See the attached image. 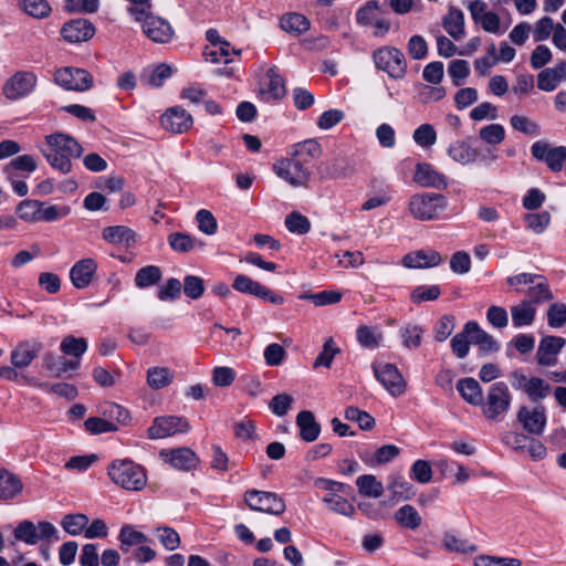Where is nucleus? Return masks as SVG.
<instances>
[{
  "instance_id": "obj_1",
  "label": "nucleus",
  "mask_w": 566,
  "mask_h": 566,
  "mask_svg": "<svg viewBox=\"0 0 566 566\" xmlns=\"http://www.w3.org/2000/svg\"><path fill=\"white\" fill-rule=\"evenodd\" d=\"M41 151L54 169L67 174L72 168V158L80 157L83 149L71 136L55 133L45 137Z\"/></svg>"
},
{
  "instance_id": "obj_2",
  "label": "nucleus",
  "mask_w": 566,
  "mask_h": 566,
  "mask_svg": "<svg viewBox=\"0 0 566 566\" xmlns=\"http://www.w3.org/2000/svg\"><path fill=\"white\" fill-rule=\"evenodd\" d=\"M446 196L437 192H418L410 196L408 211L418 221L438 220L447 209Z\"/></svg>"
},
{
  "instance_id": "obj_3",
  "label": "nucleus",
  "mask_w": 566,
  "mask_h": 566,
  "mask_svg": "<svg viewBox=\"0 0 566 566\" xmlns=\"http://www.w3.org/2000/svg\"><path fill=\"white\" fill-rule=\"evenodd\" d=\"M109 479L125 490L139 491L147 483L146 472L143 467L130 460H115L108 468Z\"/></svg>"
},
{
  "instance_id": "obj_4",
  "label": "nucleus",
  "mask_w": 566,
  "mask_h": 566,
  "mask_svg": "<svg viewBox=\"0 0 566 566\" xmlns=\"http://www.w3.org/2000/svg\"><path fill=\"white\" fill-rule=\"evenodd\" d=\"M273 172L294 188H306L312 177L311 166L294 155L275 161Z\"/></svg>"
},
{
  "instance_id": "obj_5",
  "label": "nucleus",
  "mask_w": 566,
  "mask_h": 566,
  "mask_svg": "<svg viewBox=\"0 0 566 566\" xmlns=\"http://www.w3.org/2000/svg\"><path fill=\"white\" fill-rule=\"evenodd\" d=\"M511 406V394L505 382L493 384L488 392L485 403L482 402V412L486 419L500 421L509 411Z\"/></svg>"
},
{
  "instance_id": "obj_6",
  "label": "nucleus",
  "mask_w": 566,
  "mask_h": 566,
  "mask_svg": "<svg viewBox=\"0 0 566 566\" xmlns=\"http://www.w3.org/2000/svg\"><path fill=\"white\" fill-rule=\"evenodd\" d=\"M376 66L390 77L399 80L407 73V62L403 53L392 46H382L374 52Z\"/></svg>"
},
{
  "instance_id": "obj_7",
  "label": "nucleus",
  "mask_w": 566,
  "mask_h": 566,
  "mask_svg": "<svg viewBox=\"0 0 566 566\" xmlns=\"http://www.w3.org/2000/svg\"><path fill=\"white\" fill-rule=\"evenodd\" d=\"M38 76L31 71H18L2 86V94L10 101L29 96L36 87Z\"/></svg>"
},
{
  "instance_id": "obj_8",
  "label": "nucleus",
  "mask_w": 566,
  "mask_h": 566,
  "mask_svg": "<svg viewBox=\"0 0 566 566\" xmlns=\"http://www.w3.org/2000/svg\"><path fill=\"white\" fill-rule=\"evenodd\" d=\"M356 20L363 27L373 28L376 36H384L390 29V22L377 1H368L356 12Z\"/></svg>"
},
{
  "instance_id": "obj_9",
  "label": "nucleus",
  "mask_w": 566,
  "mask_h": 566,
  "mask_svg": "<svg viewBox=\"0 0 566 566\" xmlns=\"http://www.w3.org/2000/svg\"><path fill=\"white\" fill-rule=\"evenodd\" d=\"M244 501L253 511L272 515H281L285 511L284 501L272 492L249 490L244 494Z\"/></svg>"
},
{
  "instance_id": "obj_10",
  "label": "nucleus",
  "mask_w": 566,
  "mask_h": 566,
  "mask_svg": "<svg viewBox=\"0 0 566 566\" xmlns=\"http://www.w3.org/2000/svg\"><path fill=\"white\" fill-rule=\"evenodd\" d=\"M373 370L377 380L394 397H399L406 391V381L398 368L385 361H378L373 365Z\"/></svg>"
},
{
  "instance_id": "obj_11",
  "label": "nucleus",
  "mask_w": 566,
  "mask_h": 566,
  "mask_svg": "<svg viewBox=\"0 0 566 566\" xmlns=\"http://www.w3.org/2000/svg\"><path fill=\"white\" fill-rule=\"evenodd\" d=\"M189 429L190 426L186 418L164 416L155 418L147 433L150 439H164L178 433H186Z\"/></svg>"
},
{
  "instance_id": "obj_12",
  "label": "nucleus",
  "mask_w": 566,
  "mask_h": 566,
  "mask_svg": "<svg viewBox=\"0 0 566 566\" xmlns=\"http://www.w3.org/2000/svg\"><path fill=\"white\" fill-rule=\"evenodd\" d=\"M137 22L140 24L143 33L155 43L166 44L174 38L175 31L171 24L158 15L149 13Z\"/></svg>"
},
{
  "instance_id": "obj_13",
  "label": "nucleus",
  "mask_w": 566,
  "mask_h": 566,
  "mask_svg": "<svg viewBox=\"0 0 566 566\" xmlns=\"http://www.w3.org/2000/svg\"><path fill=\"white\" fill-rule=\"evenodd\" d=\"M232 287L240 293L256 296L275 305L283 304L284 302L283 296L245 274H238L233 280Z\"/></svg>"
},
{
  "instance_id": "obj_14",
  "label": "nucleus",
  "mask_w": 566,
  "mask_h": 566,
  "mask_svg": "<svg viewBox=\"0 0 566 566\" xmlns=\"http://www.w3.org/2000/svg\"><path fill=\"white\" fill-rule=\"evenodd\" d=\"M532 156L544 161L553 171H559L566 161V147H552L544 140L535 142L531 147Z\"/></svg>"
},
{
  "instance_id": "obj_15",
  "label": "nucleus",
  "mask_w": 566,
  "mask_h": 566,
  "mask_svg": "<svg viewBox=\"0 0 566 566\" xmlns=\"http://www.w3.org/2000/svg\"><path fill=\"white\" fill-rule=\"evenodd\" d=\"M54 81L61 87L71 91H85L92 85L91 75L83 69H60L54 74Z\"/></svg>"
},
{
  "instance_id": "obj_16",
  "label": "nucleus",
  "mask_w": 566,
  "mask_h": 566,
  "mask_svg": "<svg viewBox=\"0 0 566 566\" xmlns=\"http://www.w3.org/2000/svg\"><path fill=\"white\" fill-rule=\"evenodd\" d=\"M160 124L167 132L182 134L193 124L192 116L182 107L168 108L160 117Z\"/></svg>"
},
{
  "instance_id": "obj_17",
  "label": "nucleus",
  "mask_w": 566,
  "mask_h": 566,
  "mask_svg": "<svg viewBox=\"0 0 566 566\" xmlns=\"http://www.w3.org/2000/svg\"><path fill=\"white\" fill-rule=\"evenodd\" d=\"M566 345V339L560 336H544L536 352V361L541 366H554L557 363V355Z\"/></svg>"
},
{
  "instance_id": "obj_18",
  "label": "nucleus",
  "mask_w": 566,
  "mask_h": 566,
  "mask_svg": "<svg viewBox=\"0 0 566 566\" xmlns=\"http://www.w3.org/2000/svg\"><path fill=\"white\" fill-rule=\"evenodd\" d=\"M413 181L424 188L446 189L448 187L446 175L428 163L417 164Z\"/></svg>"
},
{
  "instance_id": "obj_19",
  "label": "nucleus",
  "mask_w": 566,
  "mask_h": 566,
  "mask_svg": "<svg viewBox=\"0 0 566 566\" xmlns=\"http://www.w3.org/2000/svg\"><path fill=\"white\" fill-rule=\"evenodd\" d=\"M517 420L528 433L536 436L544 432L547 422L544 407H521L517 412Z\"/></svg>"
},
{
  "instance_id": "obj_20",
  "label": "nucleus",
  "mask_w": 566,
  "mask_h": 566,
  "mask_svg": "<svg viewBox=\"0 0 566 566\" xmlns=\"http://www.w3.org/2000/svg\"><path fill=\"white\" fill-rule=\"evenodd\" d=\"M514 387L522 389L531 400H543L549 395L551 385L539 377H526L524 375H515Z\"/></svg>"
},
{
  "instance_id": "obj_21",
  "label": "nucleus",
  "mask_w": 566,
  "mask_h": 566,
  "mask_svg": "<svg viewBox=\"0 0 566 566\" xmlns=\"http://www.w3.org/2000/svg\"><path fill=\"white\" fill-rule=\"evenodd\" d=\"M160 459L169 463L174 469L188 471L197 465L198 458L189 448H178L174 450H161Z\"/></svg>"
},
{
  "instance_id": "obj_22",
  "label": "nucleus",
  "mask_w": 566,
  "mask_h": 566,
  "mask_svg": "<svg viewBox=\"0 0 566 566\" xmlns=\"http://www.w3.org/2000/svg\"><path fill=\"white\" fill-rule=\"evenodd\" d=\"M442 261L439 252L431 249L411 251L403 255L401 264L407 269H427L438 266Z\"/></svg>"
},
{
  "instance_id": "obj_23",
  "label": "nucleus",
  "mask_w": 566,
  "mask_h": 566,
  "mask_svg": "<svg viewBox=\"0 0 566 566\" xmlns=\"http://www.w3.org/2000/svg\"><path fill=\"white\" fill-rule=\"evenodd\" d=\"M95 33L94 25L85 19H75L66 22L61 34L65 41L70 43H77L90 40Z\"/></svg>"
},
{
  "instance_id": "obj_24",
  "label": "nucleus",
  "mask_w": 566,
  "mask_h": 566,
  "mask_svg": "<svg viewBox=\"0 0 566 566\" xmlns=\"http://www.w3.org/2000/svg\"><path fill=\"white\" fill-rule=\"evenodd\" d=\"M42 350V344L38 340H25L20 343L11 352V364L15 368L28 367Z\"/></svg>"
},
{
  "instance_id": "obj_25",
  "label": "nucleus",
  "mask_w": 566,
  "mask_h": 566,
  "mask_svg": "<svg viewBox=\"0 0 566 566\" xmlns=\"http://www.w3.org/2000/svg\"><path fill=\"white\" fill-rule=\"evenodd\" d=\"M97 264L93 259H82L77 261L70 270V279L76 289H85L90 285Z\"/></svg>"
},
{
  "instance_id": "obj_26",
  "label": "nucleus",
  "mask_w": 566,
  "mask_h": 566,
  "mask_svg": "<svg viewBox=\"0 0 566 566\" xmlns=\"http://www.w3.org/2000/svg\"><path fill=\"white\" fill-rule=\"evenodd\" d=\"M260 92L266 102L277 101L285 95L284 81L274 67L268 70Z\"/></svg>"
},
{
  "instance_id": "obj_27",
  "label": "nucleus",
  "mask_w": 566,
  "mask_h": 566,
  "mask_svg": "<svg viewBox=\"0 0 566 566\" xmlns=\"http://www.w3.org/2000/svg\"><path fill=\"white\" fill-rule=\"evenodd\" d=\"M564 81H566V62H559L554 67H547L537 75V86L544 92L554 91Z\"/></svg>"
},
{
  "instance_id": "obj_28",
  "label": "nucleus",
  "mask_w": 566,
  "mask_h": 566,
  "mask_svg": "<svg viewBox=\"0 0 566 566\" xmlns=\"http://www.w3.org/2000/svg\"><path fill=\"white\" fill-rule=\"evenodd\" d=\"M441 548L448 553L469 555L478 551L475 544L457 535L454 531H446L442 534Z\"/></svg>"
},
{
  "instance_id": "obj_29",
  "label": "nucleus",
  "mask_w": 566,
  "mask_h": 566,
  "mask_svg": "<svg viewBox=\"0 0 566 566\" xmlns=\"http://www.w3.org/2000/svg\"><path fill=\"white\" fill-rule=\"evenodd\" d=\"M448 156L455 163L468 166L479 158V151L465 140H455L447 149Z\"/></svg>"
},
{
  "instance_id": "obj_30",
  "label": "nucleus",
  "mask_w": 566,
  "mask_h": 566,
  "mask_svg": "<svg viewBox=\"0 0 566 566\" xmlns=\"http://www.w3.org/2000/svg\"><path fill=\"white\" fill-rule=\"evenodd\" d=\"M102 238L115 245L129 248L135 243V232L125 226L107 227L102 232Z\"/></svg>"
},
{
  "instance_id": "obj_31",
  "label": "nucleus",
  "mask_w": 566,
  "mask_h": 566,
  "mask_svg": "<svg viewBox=\"0 0 566 566\" xmlns=\"http://www.w3.org/2000/svg\"><path fill=\"white\" fill-rule=\"evenodd\" d=\"M443 28L453 40H462L465 36L463 12L458 8L450 7L443 18Z\"/></svg>"
},
{
  "instance_id": "obj_32",
  "label": "nucleus",
  "mask_w": 566,
  "mask_h": 566,
  "mask_svg": "<svg viewBox=\"0 0 566 566\" xmlns=\"http://www.w3.org/2000/svg\"><path fill=\"white\" fill-rule=\"evenodd\" d=\"M296 424L300 428V434L304 441L312 442L318 438L321 426L315 421L312 411H301L296 417Z\"/></svg>"
},
{
  "instance_id": "obj_33",
  "label": "nucleus",
  "mask_w": 566,
  "mask_h": 566,
  "mask_svg": "<svg viewBox=\"0 0 566 566\" xmlns=\"http://www.w3.org/2000/svg\"><path fill=\"white\" fill-rule=\"evenodd\" d=\"M118 541L120 549L123 552H128L133 546H139L140 544L148 543L149 538L146 534L138 531L136 526L132 524H124L119 530Z\"/></svg>"
},
{
  "instance_id": "obj_34",
  "label": "nucleus",
  "mask_w": 566,
  "mask_h": 566,
  "mask_svg": "<svg viewBox=\"0 0 566 566\" xmlns=\"http://www.w3.org/2000/svg\"><path fill=\"white\" fill-rule=\"evenodd\" d=\"M457 389L461 397L473 406H482L483 394L481 386L473 378H464L458 381Z\"/></svg>"
},
{
  "instance_id": "obj_35",
  "label": "nucleus",
  "mask_w": 566,
  "mask_h": 566,
  "mask_svg": "<svg viewBox=\"0 0 566 566\" xmlns=\"http://www.w3.org/2000/svg\"><path fill=\"white\" fill-rule=\"evenodd\" d=\"M280 25L285 32L297 36L305 33L310 29L311 23L305 15L292 12L281 18Z\"/></svg>"
},
{
  "instance_id": "obj_36",
  "label": "nucleus",
  "mask_w": 566,
  "mask_h": 566,
  "mask_svg": "<svg viewBox=\"0 0 566 566\" xmlns=\"http://www.w3.org/2000/svg\"><path fill=\"white\" fill-rule=\"evenodd\" d=\"M465 333L473 344H480L486 352H496L500 348L494 338L481 329L475 322L465 324Z\"/></svg>"
},
{
  "instance_id": "obj_37",
  "label": "nucleus",
  "mask_w": 566,
  "mask_h": 566,
  "mask_svg": "<svg viewBox=\"0 0 566 566\" xmlns=\"http://www.w3.org/2000/svg\"><path fill=\"white\" fill-rule=\"evenodd\" d=\"M240 51H235L231 48L229 42H222L217 46H207L203 55L206 61L211 63H230L232 62V55H238Z\"/></svg>"
},
{
  "instance_id": "obj_38",
  "label": "nucleus",
  "mask_w": 566,
  "mask_h": 566,
  "mask_svg": "<svg viewBox=\"0 0 566 566\" xmlns=\"http://www.w3.org/2000/svg\"><path fill=\"white\" fill-rule=\"evenodd\" d=\"M526 294L531 303H543L553 298L546 279L538 274H536L534 282L528 285Z\"/></svg>"
},
{
  "instance_id": "obj_39",
  "label": "nucleus",
  "mask_w": 566,
  "mask_h": 566,
  "mask_svg": "<svg viewBox=\"0 0 566 566\" xmlns=\"http://www.w3.org/2000/svg\"><path fill=\"white\" fill-rule=\"evenodd\" d=\"M536 310L530 301H523L511 308L515 327L528 326L534 322Z\"/></svg>"
},
{
  "instance_id": "obj_40",
  "label": "nucleus",
  "mask_w": 566,
  "mask_h": 566,
  "mask_svg": "<svg viewBox=\"0 0 566 566\" xmlns=\"http://www.w3.org/2000/svg\"><path fill=\"white\" fill-rule=\"evenodd\" d=\"M358 492L363 496L378 499L384 493V485L373 474H363L356 479Z\"/></svg>"
},
{
  "instance_id": "obj_41",
  "label": "nucleus",
  "mask_w": 566,
  "mask_h": 566,
  "mask_svg": "<svg viewBox=\"0 0 566 566\" xmlns=\"http://www.w3.org/2000/svg\"><path fill=\"white\" fill-rule=\"evenodd\" d=\"M322 154L321 144L315 139H307L293 146L291 155L304 160L311 166V161L318 158Z\"/></svg>"
},
{
  "instance_id": "obj_42",
  "label": "nucleus",
  "mask_w": 566,
  "mask_h": 566,
  "mask_svg": "<svg viewBox=\"0 0 566 566\" xmlns=\"http://www.w3.org/2000/svg\"><path fill=\"white\" fill-rule=\"evenodd\" d=\"M22 490L21 481L9 471H0V500L17 496Z\"/></svg>"
},
{
  "instance_id": "obj_43",
  "label": "nucleus",
  "mask_w": 566,
  "mask_h": 566,
  "mask_svg": "<svg viewBox=\"0 0 566 566\" xmlns=\"http://www.w3.org/2000/svg\"><path fill=\"white\" fill-rule=\"evenodd\" d=\"M174 380V374L166 367H150L147 370V384L153 389H161L170 385Z\"/></svg>"
},
{
  "instance_id": "obj_44",
  "label": "nucleus",
  "mask_w": 566,
  "mask_h": 566,
  "mask_svg": "<svg viewBox=\"0 0 566 566\" xmlns=\"http://www.w3.org/2000/svg\"><path fill=\"white\" fill-rule=\"evenodd\" d=\"M60 348L64 355L71 357L70 359L80 361L87 349V342L85 338L69 335L62 339Z\"/></svg>"
},
{
  "instance_id": "obj_45",
  "label": "nucleus",
  "mask_w": 566,
  "mask_h": 566,
  "mask_svg": "<svg viewBox=\"0 0 566 566\" xmlns=\"http://www.w3.org/2000/svg\"><path fill=\"white\" fill-rule=\"evenodd\" d=\"M38 163L32 155H21L13 158L3 168V174L17 175L18 171L27 172L28 175L35 171Z\"/></svg>"
},
{
  "instance_id": "obj_46",
  "label": "nucleus",
  "mask_w": 566,
  "mask_h": 566,
  "mask_svg": "<svg viewBox=\"0 0 566 566\" xmlns=\"http://www.w3.org/2000/svg\"><path fill=\"white\" fill-rule=\"evenodd\" d=\"M396 522L406 528L416 530L421 525L422 518L418 511L409 504L402 505L395 514Z\"/></svg>"
},
{
  "instance_id": "obj_47",
  "label": "nucleus",
  "mask_w": 566,
  "mask_h": 566,
  "mask_svg": "<svg viewBox=\"0 0 566 566\" xmlns=\"http://www.w3.org/2000/svg\"><path fill=\"white\" fill-rule=\"evenodd\" d=\"M155 535L159 543L167 551H176L180 547L181 539L177 531L170 526H158L155 528Z\"/></svg>"
},
{
  "instance_id": "obj_48",
  "label": "nucleus",
  "mask_w": 566,
  "mask_h": 566,
  "mask_svg": "<svg viewBox=\"0 0 566 566\" xmlns=\"http://www.w3.org/2000/svg\"><path fill=\"white\" fill-rule=\"evenodd\" d=\"M161 279V270L156 265H147L139 269L135 276L138 289H146L157 284Z\"/></svg>"
},
{
  "instance_id": "obj_49",
  "label": "nucleus",
  "mask_w": 566,
  "mask_h": 566,
  "mask_svg": "<svg viewBox=\"0 0 566 566\" xmlns=\"http://www.w3.org/2000/svg\"><path fill=\"white\" fill-rule=\"evenodd\" d=\"M88 524V517L85 514H67L63 517L61 522V526L63 530L72 535L76 536L85 533L86 526Z\"/></svg>"
},
{
  "instance_id": "obj_50",
  "label": "nucleus",
  "mask_w": 566,
  "mask_h": 566,
  "mask_svg": "<svg viewBox=\"0 0 566 566\" xmlns=\"http://www.w3.org/2000/svg\"><path fill=\"white\" fill-rule=\"evenodd\" d=\"M356 336L358 343L367 348H376L382 342V333L377 327L359 326Z\"/></svg>"
},
{
  "instance_id": "obj_51",
  "label": "nucleus",
  "mask_w": 566,
  "mask_h": 566,
  "mask_svg": "<svg viewBox=\"0 0 566 566\" xmlns=\"http://www.w3.org/2000/svg\"><path fill=\"white\" fill-rule=\"evenodd\" d=\"M479 138L488 145L496 146L505 139V128L501 124H489L480 128Z\"/></svg>"
},
{
  "instance_id": "obj_52",
  "label": "nucleus",
  "mask_w": 566,
  "mask_h": 566,
  "mask_svg": "<svg viewBox=\"0 0 566 566\" xmlns=\"http://www.w3.org/2000/svg\"><path fill=\"white\" fill-rule=\"evenodd\" d=\"M41 201L25 199L22 200L17 207L18 217L25 222L40 221Z\"/></svg>"
},
{
  "instance_id": "obj_53",
  "label": "nucleus",
  "mask_w": 566,
  "mask_h": 566,
  "mask_svg": "<svg viewBox=\"0 0 566 566\" xmlns=\"http://www.w3.org/2000/svg\"><path fill=\"white\" fill-rule=\"evenodd\" d=\"M14 538L28 545H35L39 542L36 525L24 520L18 524L13 532Z\"/></svg>"
},
{
  "instance_id": "obj_54",
  "label": "nucleus",
  "mask_w": 566,
  "mask_h": 566,
  "mask_svg": "<svg viewBox=\"0 0 566 566\" xmlns=\"http://www.w3.org/2000/svg\"><path fill=\"white\" fill-rule=\"evenodd\" d=\"M402 344L407 348H417L421 344L423 328L417 324H407L399 331Z\"/></svg>"
},
{
  "instance_id": "obj_55",
  "label": "nucleus",
  "mask_w": 566,
  "mask_h": 566,
  "mask_svg": "<svg viewBox=\"0 0 566 566\" xmlns=\"http://www.w3.org/2000/svg\"><path fill=\"white\" fill-rule=\"evenodd\" d=\"M44 363L49 370L61 375L69 370H74L78 367V360L74 359H65L63 357H55L52 354H46L44 356Z\"/></svg>"
},
{
  "instance_id": "obj_56",
  "label": "nucleus",
  "mask_w": 566,
  "mask_h": 566,
  "mask_svg": "<svg viewBox=\"0 0 566 566\" xmlns=\"http://www.w3.org/2000/svg\"><path fill=\"white\" fill-rule=\"evenodd\" d=\"M21 9L29 15L43 19L51 12V6L48 0H20Z\"/></svg>"
},
{
  "instance_id": "obj_57",
  "label": "nucleus",
  "mask_w": 566,
  "mask_h": 566,
  "mask_svg": "<svg viewBox=\"0 0 566 566\" xmlns=\"http://www.w3.org/2000/svg\"><path fill=\"white\" fill-rule=\"evenodd\" d=\"M526 228L536 234L543 233L551 223V214L547 211L531 212L524 217Z\"/></svg>"
},
{
  "instance_id": "obj_58",
  "label": "nucleus",
  "mask_w": 566,
  "mask_h": 566,
  "mask_svg": "<svg viewBox=\"0 0 566 566\" xmlns=\"http://www.w3.org/2000/svg\"><path fill=\"white\" fill-rule=\"evenodd\" d=\"M413 142L421 148H429L437 143V133L432 125L421 124L412 135Z\"/></svg>"
},
{
  "instance_id": "obj_59",
  "label": "nucleus",
  "mask_w": 566,
  "mask_h": 566,
  "mask_svg": "<svg viewBox=\"0 0 566 566\" xmlns=\"http://www.w3.org/2000/svg\"><path fill=\"white\" fill-rule=\"evenodd\" d=\"M441 294L440 286L437 284L432 285H419L410 294V300L415 304L422 302L436 301Z\"/></svg>"
},
{
  "instance_id": "obj_60",
  "label": "nucleus",
  "mask_w": 566,
  "mask_h": 566,
  "mask_svg": "<svg viewBox=\"0 0 566 566\" xmlns=\"http://www.w3.org/2000/svg\"><path fill=\"white\" fill-rule=\"evenodd\" d=\"M510 124L513 129L530 136L539 134V125L524 115H513L510 118Z\"/></svg>"
},
{
  "instance_id": "obj_61",
  "label": "nucleus",
  "mask_w": 566,
  "mask_h": 566,
  "mask_svg": "<svg viewBox=\"0 0 566 566\" xmlns=\"http://www.w3.org/2000/svg\"><path fill=\"white\" fill-rule=\"evenodd\" d=\"M522 562L515 557H501L493 555H479L474 558V566H521Z\"/></svg>"
},
{
  "instance_id": "obj_62",
  "label": "nucleus",
  "mask_w": 566,
  "mask_h": 566,
  "mask_svg": "<svg viewBox=\"0 0 566 566\" xmlns=\"http://www.w3.org/2000/svg\"><path fill=\"white\" fill-rule=\"evenodd\" d=\"M71 208L69 206L51 205L41 202L40 221L52 222L69 216Z\"/></svg>"
},
{
  "instance_id": "obj_63",
  "label": "nucleus",
  "mask_w": 566,
  "mask_h": 566,
  "mask_svg": "<svg viewBox=\"0 0 566 566\" xmlns=\"http://www.w3.org/2000/svg\"><path fill=\"white\" fill-rule=\"evenodd\" d=\"M285 227L292 233L305 234L311 229V222L305 216L292 212L285 218Z\"/></svg>"
},
{
  "instance_id": "obj_64",
  "label": "nucleus",
  "mask_w": 566,
  "mask_h": 566,
  "mask_svg": "<svg viewBox=\"0 0 566 566\" xmlns=\"http://www.w3.org/2000/svg\"><path fill=\"white\" fill-rule=\"evenodd\" d=\"M547 323L553 328H559L566 324V305L554 303L547 311Z\"/></svg>"
}]
</instances>
